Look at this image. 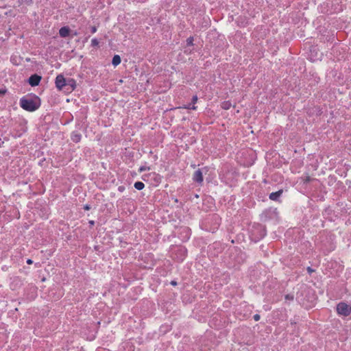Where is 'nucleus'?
Returning a JSON list of instances; mask_svg holds the SVG:
<instances>
[{"mask_svg": "<svg viewBox=\"0 0 351 351\" xmlns=\"http://www.w3.org/2000/svg\"><path fill=\"white\" fill-rule=\"evenodd\" d=\"M40 106V99L38 97L34 98H26L25 97L20 99V106L25 110L34 112L39 108Z\"/></svg>", "mask_w": 351, "mask_h": 351, "instance_id": "nucleus-1", "label": "nucleus"}, {"mask_svg": "<svg viewBox=\"0 0 351 351\" xmlns=\"http://www.w3.org/2000/svg\"><path fill=\"white\" fill-rule=\"evenodd\" d=\"M337 313L343 316H348L351 314V306L344 302H340L337 306Z\"/></svg>", "mask_w": 351, "mask_h": 351, "instance_id": "nucleus-2", "label": "nucleus"}, {"mask_svg": "<svg viewBox=\"0 0 351 351\" xmlns=\"http://www.w3.org/2000/svg\"><path fill=\"white\" fill-rule=\"evenodd\" d=\"M56 86L59 90H62L66 86V80L62 75H58L56 78Z\"/></svg>", "mask_w": 351, "mask_h": 351, "instance_id": "nucleus-3", "label": "nucleus"}, {"mask_svg": "<svg viewBox=\"0 0 351 351\" xmlns=\"http://www.w3.org/2000/svg\"><path fill=\"white\" fill-rule=\"evenodd\" d=\"M40 80L41 77L40 75L37 74H34L29 77L28 82L32 86H36L39 84Z\"/></svg>", "mask_w": 351, "mask_h": 351, "instance_id": "nucleus-4", "label": "nucleus"}, {"mask_svg": "<svg viewBox=\"0 0 351 351\" xmlns=\"http://www.w3.org/2000/svg\"><path fill=\"white\" fill-rule=\"evenodd\" d=\"M193 181L199 183V184H201L202 183L203 180H204V178H203V174H202V172L200 169H197V171H195L193 175Z\"/></svg>", "mask_w": 351, "mask_h": 351, "instance_id": "nucleus-5", "label": "nucleus"}, {"mask_svg": "<svg viewBox=\"0 0 351 351\" xmlns=\"http://www.w3.org/2000/svg\"><path fill=\"white\" fill-rule=\"evenodd\" d=\"M70 29L68 27H62L59 30V34L62 38H66L69 36Z\"/></svg>", "mask_w": 351, "mask_h": 351, "instance_id": "nucleus-6", "label": "nucleus"}, {"mask_svg": "<svg viewBox=\"0 0 351 351\" xmlns=\"http://www.w3.org/2000/svg\"><path fill=\"white\" fill-rule=\"evenodd\" d=\"M283 191L279 190L276 192H273L269 195V199L273 201H277L279 197L282 194Z\"/></svg>", "mask_w": 351, "mask_h": 351, "instance_id": "nucleus-7", "label": "nucleus"}, {"mask_svg": "<svg viewBox=\"0 0 351 351\" xmlns=\"http://www.w3.org/2000/svg\"><path fill=\"white\" fill-rule=\"evenodd\" d=\"M81 134L77 132H73L71 134V140L75 143H78L81 140Z\"/></svg>", "mask_w": 351, "mask_h": 351, "instance_id": "nucleus-8", "label": "nucleus"}, {"mask_svg": "<svg viewBox=\"0 0 351 351\" xmlns=\"http://www.w3.org/2000/svg\"><path fill=\"white\" fill-rule=\"evenodd\" d=\"M121 62V58L119 55H114V57L112 58V64L114 66H117V65H119Z\"/></svg>", "mask_w": 351, "mask_h": 351, "instance_id": "nucleus-9", "label": "nucleus"}, {"mask_svg": "<svg viewBox=\"0 0 351 351\" xmlns=\"http://www.w3.org/2000/svg\"><path fill=\"white\" fill-rule=\"evenodd\" d=\"M221 106L224 110H228L231 108L232 104L230 101H225L221 103Z\"/></svg>", "mask_w": 351, "mask_h": 351, "instance_id": "nucleus-10", "label": "nucleus"}, {"mask_svg": "<svg viewBox=\"0 0 351 351\" xmlns=\"http://www.w3.org/2000/svg\"><path fill=\"white\" fill-rule=\"evenodd\" d=\"M134 187L135 189H136L137 190H142L144 189L145 187V184L142 182H136L134 183Z\"/></svg>", "mask_w": 351, "mask_h": 351, "instance_id": "nucleus-11", "label": "nucleus"}, {"mask_svg": "<svg viewBox=\"0 0 351 351\" xmlns=\"http://www.w3.org/2000/svg\"><path fill=\"white\" fill-rule=\"evenodd\" d=\"M180 108H184V109H192V110H196L197 106L191 104H189L187 106H184L183 107H180Z\"/></svg>", "mask_w": 351, "mask_h": 351, "instance_id": "nucleus-12", "label": "nucleus"}, {"mask_svg": "<svg viewBox=\"0 0 351 351\" xmlns=\"http://www.w3.org/2000/svg\"><path fill=\"white\" fill-rule=\"evenodd\" d=\"M151 169L150 167H147V166H141L140 167V168L138 169V171L140 173H142L145 171H149Z\"/></svg>", "mask_w": 351, "mask_h": 351, "instance_id": "nucleus-13", "label": "nucleus"}, {"mask_svg": "<svg viewBox=\"0 0 351 351\" xmlns=\"http://www.w3.org/2000/svg\"><path fill=\"white\" fill-rule=\"evenodd\" d=\"M193 37L192 36H190L189 38H187L186 40V43H187V45L189 46H192L193 45Z\"/></svg>", "mask_w": 351, "mask_h": 351, "instance_id": "nucleus-14", "label": "nucleus"}, {"mask_svg": "<svg viewBox=\"0 0 351 351\" xmlns=\"http://www.w3.org/2000/svg\"><path fill=\"white\" fill-rule=\"evenodd\" d=\"M286 300H290L292 301L294 299V296L292 294H287L285 297Z\"/></svg>", "mask_w": 351, "mask_h": 351, "instance_id": "nucleus-15", "label": "nucleus"}, {"mask_svg": "<svg viewBox=\"0 0 351 351\" xmlns=\"http://www.w3.org/2000/svg\"><path fill=\"white\" fill-rule=\"evenodd\" d=\"M91 45L94 47L97 46L99 45V41L97 40V39L93 38L91 40Z\"/></svg>", "mask_w": 351, "mask_h": 351, "instance_id": "nucleus-16", "label": "nucleus"}, {"mask_svg": "<svg viewBox=\"0 0 351 351\" xmlns=\"http://www.w3.org/2000/svg\"><path fill=\"white\" fill-rule=\"evenodd\" d=\"M197 100H198L197 96L194 95L192 98V104L195 106V104L197 103Z\"/></svg>", "mask_w": 351, "mask_h": 351, "instance_id": "nucleus-17", "label": "nucleus"}, {"mask_svg": "<svg viewBox=\"0 0 351 351\" xmlns=\"http://www.w3.org/2000/svg\"><path fill=\"white\" fill-rule=\"evenodd\" d=\"M260 317H261L260 315L258 314H256L254 315V319L255 321H258L260 319Z\"/></svg>", "mask_w": 351, "mask_h": 351, "instance_id": "nucleus-18", "label": "nucleus"}, {"mask_svg": "<svg viewBox=\"0 0 351 351\" xmlns=\"http://www.w3.org/2000/svg\"><path fill=\"white\" fill-rule=\"evenodd\" d=\"M96 32H97V27H96L95 26H93V27H91V32H92L93 34H94V33H95Z\"/></svg>", "mask_w": 351, "mask_h": 351, "instance_id": "nucleus-19", "label": "nucleus"}, {"mask_svg": "<svg viewBox=\"0 0 351 351\" xmlns=\"http://www.w3.org/2000/svg\"><path fill=\"white\" fill-rule=\"evenodd\" d=\"M307 271H308V272L309 274H311V273H313V272L314 271V270H313L311 267H308L307 268Z\"/></svg>", "mask_w": 351, "mask_h": 351, "instance_id": "nucleus-20", "label": "nucleus"}, {"mask_svg": "<svg viewBox=\"0 0 351 351\" xmlns=\"http://www.w3.org/2000/svg\"><path fill=\"white\" fill-rule=\"evenodd\" d=\"M84 208L85 210H90V206H89V205L86 204V205H85V206H84Z\"/></svg>", "mask_w": 351, "mask_h": 351, "instance_id": "nucleus-21", "label": "nucleus"}, {"mask_svg": "<svg viewBox=\"0 0 351 351\" xmlns=\"http://www.w3.org/2000/svg\"><path fill=\"white\" fill-rule=\"evenodd\" d=\"M26 262L28 265H32L33 263V261L32 259H27Z\"/></svg>", "mask_w": 351, "mask_h": 351, "instance_id": "nucleus-22", "label": "nucleus"}, {"mask_svg": "<svg viewBox=\"0 0 351 351\" xmlns=\"http://www.w3.org/2000/svg\"><path fill=\"white\" fill-rule=\"evenodd\" d=\"M147 176H148V175H147V174L143 175V177H142L143 180L144 181H146V180H147V178H147Z\"/></svg>", "mask_w": 351, "mask_h": 351, "instance_id": "nucleus-23", "label": "nucleus"}, {"mask_svg": "<svg viewBox=\"0 0 351 351\" xmlns=\"http://www.w3.org/2000/svg\"><path fill=\"white\" fill-rule=\"evenodd\" d=\"M171 285H173V286H176V285H177V282L176 281L173 280V281L171 282Z\"/></svg>", "mask_w": 351, "mask_h": 351, "instance_id": "nucleus-24", "label": "nucleus"}, {"mask_svg": "<svg viewBox=\"0 0 351 351\" xmlns=\"http://www.w3.org/2000/svg\"><path fill=\"white\" fill-rule=\"evenodd\" d=\"M118 189H119V191H123L124 190V187L123 186H119Z\"/></svg>", "mask_w": 351, "mask_h": 351, "instance_id": "nucleus-25", "label": "nucleus"}, {"mask_svg": "<svg viewBox=\"0 0 351 351\" xmlns=\"http://www.w3.org/2000/svg\"><path fill=\"white\" fill-rule=\"evenodd\" d=\"M309 181H310V178H309V177H308V178H306V182H309Z\"/></svg>", "mask_w": 351, "mask_h": 351, "instance_id": "nucleus-26", "label": "nucleus"}, {"mask_svg": "<svg viewBox=\"0 0 351 351\" xmlns=\"http://www.w3.org/2000/svg\"><path fill=\"white\" fill-rule=\"evenodd\" d=\"M89 223L91 224V225H93L94 224V221H90Z\"/></svg>", "mask_w": 351, "mask_h": 351, "instance_id": "nucleus-27", "label": "nucleus"}, {"mask_svg": "<svg viewBox=\"0 0 351 351\" xmlns=\"http://www.w3.org/2000/svg\"><path fill=\"white\" fill-rule=\"evenodd\" d=\"M3 93H4V91H2V90H0V95L1 94H3Z\"/></svg>", "mask_w": 351, "mask_h": 351, "instance_id": "nucleus-28", "label": "nucleus"}, {"mask_svg": "<svg viewBox=\"0 0 351 351\" xmlns=\"http://www.w3.org/2000/svg\"><path fill=\"white\" fill-rule=\"evenodd\" d=\"M180 250L182 251L183 252H185V251L184 250H182V249H180Z\"/></svg>", "mask_w": 351, "mask_h": 351, "instance_id": "nucleus-29", "label": "nucleus"}, {"mask_svg": "<svg viewBox=\"0 0 351 351\" xmlns=\"http://www.w3.org/2000/svg\"><path fill=\"white\" fill-rule=\"evenodd\" d=\"M152 174H153L154 176H156V175L155 172L152 173Z\"/></svg>", "mask_w": 351, "mask_h": 351, "instance_id": "nucleus-30", "label": "nucleus"}]
</instances>
